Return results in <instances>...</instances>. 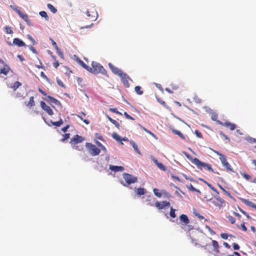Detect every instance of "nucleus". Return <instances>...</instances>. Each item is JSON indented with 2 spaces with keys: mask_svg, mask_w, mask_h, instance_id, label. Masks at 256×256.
<instances>
[{
  "mask_svg": "<svg viewBox=\"0 0 256 256\" xmlns=\"http://www.w3.org/2000/svg\"><path fill=\"white\" fill-rule=\"evenodd\" d=\"M92 68L90 67L89 72L94 74L101 73L102 74L106 75V70L100 64L96 62H92Z\"/></svg>",
  "mask_w": 256,
  "mask_h": 256,
  "instance_id": "nucleus-1",
  "label": "nucleus"
},
{
  "mask_svg": "<svg viewBox=\"0 0 256 256\" xmlns=\"http://www.w3.org/2000/svg\"><path fill=\"white\" fill-rule=\"evenodd\" d=\"M191 162L194 164L198 168L201 169L202 167L206 168L207 170H208L210 172H211L212 173L214 172V170L213 168L211 167V166L208 164L205 163L204 162H201L200 160L198 158H192L191 160Z\"/></svg>",
  "mask_w": 256,
  "mask_h": 256,
  "instance_id": "nucleus-2",
  "label": "nucleus"
},
{
  "mask_svg": "<svg viewBox=\"0 0 256 256\" xmlns=\"http://www.w3.org/2000/svg\"><path fill=\"white\" fill-rule=\"evenodd\" d=\"M122 176L126 182V183H124L122 182H121V184L124 186H127L132 184H134L137 182L138 181L137 177L133 176L129 174L124 173L122 174Z\"/></svg>",
  "mask_w": 256,
  "mask_h": 256,
  "instance_id": "nucleus-3",
  "label": "nucleus"
},
{
  "mask_svg": "<svg viewBox=\"0 0 256 256\" xmlns=\"http://www.w3.org/2000/svg\"><path fill=\"white\" fill-rule=\"evenodd\" d=\"M214 152L217 155L220 156V159L221 161V162L222 164V166L226 168L227 171L234 172V170H233L232 168H231L230 165L227 162L226 156L222 154L221 153H220V152H218V151H214Z\"/></svg>",
  "mask_w": 256,
  "mask_h": 256,
  "instance_id": "nucleus-4",
  "label": "nucleus"
},
{
  "mask_svg": "<svg viewBox=\"0 0 256 256\" xmlns=\"http://www.w3.org/2000/svg\"><path fill=\"white\" fill-rule=\"evenodd\" d=\"M86 146L90 154L93 156H98L100 152V149L91 143L86 142Z\"/></svg>",
  "mask_w": 256,
  "mask_h": 256,
  "instance_id": "nucleus-5",
  "label": "nucleus"
},
{
  "mask_svg": "<svg viewBox=\"0 0 256 256\" xmlns=\"http://www.w3.org/2000/svg\"><path fill=\"white\" fill-rule=\"evenodd\" d=\"M10 70V66L0 58V78H2L3 76H7Z\"/></svg>",
  "mask_w": 256,
  "mask_h": 256,
  "instance_id": "nucleus-6",
  "label": "nucleus"
},
{
  "mask_svg": "<svg viewBox=\"0 0 256 256\" xmlns=\"http://www.w3.org/2000/svg\"><path fill=\"white\" fill-rule=\"evenodd\" d=\"M6 86L8 88H11L14 91H16L20 86H22V83L16 81L14 84L10 82L8 80H6Z\"/></svg>",
  "mask_w": 256,
  "mask_h": 256,
  "instance_id": "nucleus-7",
  "label": "nucleus"
},
{
  "mask_svg": "<svg viewBox=\"0 0 256 256\" xmlns=\"http://www.w3.org/2000/svg\"><path fill=\"white\" fill-rule=\"evenodd\" d=\"M119 77L120 78V80L124 84L127 88L130 86L129 80H130V76L125 72H123L122 74H120Z\"/></svg>",
  "mask_w": 256,
  "mask_h": 256,
  "instance_id": "nucleus-8",
  "label": "nucleus"
},
{
  "mask_svg": "<svg viewBox=\"0 0 256 256\" xmlns=\"http://www.w3.org/2000/svg\"><path fill=\"white\" fill-rule=\"evenodd\" d=\"M86 14L88 17L90 18V19L92 22L95 21L98 17V13L95 9L93 8L92 10H87Z\"/></svg>",
  "mask_w": 256,
  "mask_h": 256,
  "instance_id": "nucleus-9",
  "label": "nucleus"
},
{
  "mask_svg": "<svg viewBox=\"0 0 256 256\" xmlns=\"http://www.w3.org/2000/svg\"><path fill=\"white\" fill-rule=\"evenodd\" d=\"M84 140V139L83 137L78 134H76L71 139L70 143L72 145H75L82 142Z\"/></svg>",
  "mask_w": 256,
  "mask_h": 256,
  "instance_id": "nucleus-10",
  "label": "nucleus"
},
{
  "mask_svg": "<svg viewBox=\"0 0 256 256\" xmlns=\"http://www.w3.org/2000/svg\"><path fill=\"white\" fill-rule=\"evenodd\" d=\"M154 205L155 206H156L158 210H162L163 208H164L166 207L170 206V202L167 201H163L162 202L156 201L155 202Z\"/></svg>",
  "mask_w": 256,
  "mask_h": 256,
  "instance_id": "nucleus-11",
  "label": "nucleus"
},
{
  "mask_svg": "<svg viewBox=\"0 0 256 256\" xmlns=\"http://www.w3.org/2000/svg\"><path fill=\"white\" fill-rule=\"evenodd\" d=\"M108 66L112 72L118 76L122 74V73L124 72L122 70L118 68L115 66L114 65H113L111 63L108 64Z\"/></svg>",
  "mask_w": 256,
  "mask_h": 256,
  "instance_id": "nucleus-12",
  "label": "nucleus"
},
{
  "mask_svg": "<svg viewBox=\"0 0 256 256\" xmlns=\"http://www.w3.org/2000/svg\"><path fill=\"white\" fill-rule=\"evenodd\" d=\"M7 44L9 46H12V44H15L18 46L22 47L26 46V44L21 40L18 38H15L13 40V43L12 44L11 42H7Z\"/></svg>",
  "mask_w": 256,
  "mask_h": 256,
  "instance_id": "nucleus-13",
  "label": "nucleus"
},
{
  "mask_svg": "<svg viewBox=\"0 0 256 256\" xmlns=\"http://www.w3.org/2000/svg\"><path fill=\"white\" fill-rule=\"evenodd\" d=\"M218 124L230 128L231 130H233L236 128V125L234 124L231 123L229 122H225L220 121H218Z\"/></svg>",
  "mask_w": 256,
  "mask_h": 256,
  "instance_id": "nucleus-14",
  "label": "nucleus"
},
{
  "mask_svg": "<svg viewBox=\"0 0 256 256\" xmlns=\"http://www.w3.org/2000/svg\"><path fill=\"white\" fill-rule=\"evenodd\" d=\"M40 104L42 110L46 111L49 115L52 116L53 114L54 113L52 108L48 106H47L44 102L41 101Z\"/></svg>",
  "mask_w": 256,
  "mask_h": 256,
  "instance_id": "nucleus-15",
  "label": "nucleus"
},
{
  "mask_svg": "<svg viewBox=\"0 0 256 256\" xmlns=\"http://www.w3.org/2000/svg\"><path fill=\"white\" fill-rule=\"evenodd\" d=\"M44 100L48 102H49L51 104H54L56 106L60 104V102L58 100L51 96H47V97Z\"/></svg>",
  "mask_w": 256,
  "mask_h": 256,
  "instance_id": "nucleus-16",
  "label": "nucleus"
},
{
  "mask_svg": "<svg viewBox=\"0 0 256 256\" xmlns=\"http://www.w3.org/2000/svg\"><path fill=\"white\" fill-rule=\"evenodd\" d=\"M109 168L114 172H122L124 170V168L122 166L110 165Z\"/></svg>",
  "mask_w": 256,
  "mask_h": 256,
  "instance_id": "nucleus-17",
  "label": "nucleus"
},
{
  "mask_svg": "<svg viewBox=\"0 0 256 256\" xmlns=\"http://www.w3.org/2000/svg\"><path fill=\"white\" fill-rule=\"evenodd\" d=\"M240 200L243 203H244L246 205L256 209V204L248 200H246L243 198H240Z\"/></svg>",
  "mask_w": 256,
  "mask_h": 256,
  "instance_id": "nucleus-18",
  "label": "nucleus"
},
{
  "mask_svg": "<svg viewBox=\"0 0 256 256\" xmlns=\"http://www.w3.org/2000/svg\"><path fill=\"white\" fill-rule=\"evenodd\" d=\"M224 202V200L220 198H216L215 200L212 201V203L214 204H215L216 206H218L220 207L222 206Z\"/></svg>",
  "mask_w": 256,
  "mask_h": 256,
  "instance_id": "nucleus-19",
  "label": "nucleus"
},
{
  "mask_svg": "<svg viewBox=\"0 0 256 256\" xmlns=\"http://www.w3.org/2000/svg\"><path fill=\"white\" fill-rule=\"evenodd\" d=\"M180 220L184 224L187 225L189 224L190 220L186 215L182 214L180 216Z\"/></svg>",
  "mask_w": 256,
  "mask_h": 256,
  "instance_id": "nucleus-20",
  "label": "nucleus"
},
{
  "mask_svg": "<svg viewBox=\"0 0 256 256\" xmlns=\"http://www.w3.org/2000/svg\"><path fill=\"white\" fill-rule=\"evenodd\" d=\"M152 160L154 164L160 169L164 171L166 170L165 166L162 163L159 162L157 159L154 158Z\"/></svg>",
  "mask_w": 256,
  "mask_h": 256,
  "instance_id": "nucleus-21",
  "label": "nucleus"
},
{
  "mask_svg": "<svg viewBox=\"0 0 256 256\" xmlns=\"http://www.w3.org/2000/svg\"><path fill=\"white\" fill-rule=\"evenodd\" d=\"M107 118L114 124L118 129H120V125L119 123L116 120L112 119L108 115H106Z\"/></svg>",
  "mask_w": 256,
  "mask_h": 256,
  "instance_id": "nucleus-22",
  "label": "nucleus"
},
{
  "mask_svg": "<svg viewBox=\"0 0 256 256\" xmlns=\"http://www.w3.org/2000/svg\"><path fill=\"white\" fill-rule=\"evenodd\" d=\"M212 244L214 247V250L216 252V254L219 252V246L218 242L215 240H212Z\"/></svg>",
  "mask_w": 256,
  "mask_h": 256,
  "instance_id": "nucleus-23",
  "label": "nucleus"
},
{
  "mask_svg": "<svg viewBox=\"0 0 256 256\" xmlns=\"http://www.w3.org/2000/svg\"><path fill=\"white\" fill-rule=\"evenodd\" d=\"M34 99V96L30 97L28 102L26 104V106L30 108L31 107L34 106L35 104Z\"/></svg>",
  "mask_w": 256,
  "mask_h": 256,
  "instance_id": "nucleus-24",
  "label": "nucleus"
},
{
  "mask_svg": "<svg viewBox=\"0 0 256 256\" xmlns=\"http://www.w3.org/2000/svg\"><path fill=\"white\" fill-rule=\"evenodd\" d=\"M112 137L118 142H120V144H123V142H122V138L116 132H114L112 134Z\"/></svg>",
  "mask_w": 256,
  "mask_h": 256,
  "instance_id": "nucleus-25",
  "label": "nucleus"
},
{
  "mask_svg": "<svg viewBox=\"0 0 256 256\" xmlns=\"http://www.w3.org/2000/svg\"><path fill=\"white\" fill-rule=\"evenodd\" d=\"M146 192V190L144 188H138L136 189V193L138 195L140 196L144 195Z\"/></svg>",
  "mask_w": 256,
  "mask_h": 256,
  "instance_id": "nucleus-26",
  "label": "nucleus"
},
{
  "mask_svg": "<svg viewBox=\"0 0 256 256\" xmlns=\"http://www.w3.org/2000/svg\"><path fill=\"white\" fill-rule=\"evenodd\" d=\"M50 122L53 126L57 127L60 126L63 124V120L62 118H60V120L58 122H54L50 120Z\"/></svg>",
  "mask_w": 256,
  "mask_h": 256,
  "instance_id": "nucleus-27",
  "label": "nucleus"
},
{
  "mask_svg": "<svg viewBox=\"0 0 256 256\" xmlns=\"http://www.w3.org/2000/svg\"><path fill=\"white\" fill-rule=\"evenodd\" d=\"M130 144L132 146V148H134V150L136 152H138V154H141L140 152V150H138V146L135 143V142H134L133 141H130Z\"/></svg>",
  "mask_w": 256,
  "mask_h": 256,
  "instance_id": "nucleus-28",
  "label": "nucleus"
},
{
  "mask_svg": "<svg viewBox=\"0 0 256 256\" xmlns=\"http://www.w3.org/2000/svg\"><path fill=\"white\" fill-rule=\"evenodd\" d=\"M135 92L138 95H142L143 94L144 92L142 90V87L140 86H136L134 88Z\"/></svg>",
  "mask_w": 256,
  "mask_h": 256,
  "instance_id": "nucleus-29",
  "label": "nucleus"
},
{
  "mask_svg": "<svg viewBox=\"0 0 256 256\" xmlns=\"http://www.w3.org/2000/svg\"><path fill=\"white\" fill-rule=\"evenodd\" d=\"M172 131L174 134L178 135L180 138H181L183 140L185 139L184 136L180 131L176 130L175 129H172Z\"/></svg>",
  "mask_w": 256,
  "mask_h": 256,
  "instance_id": "nucleus-30",
  "label": "nucleus"
},
{
  "mask_svg": "<svg viewBox=\"0 0 256 256\" xmlns=\"http://www.w3.org/2000/svg\"><path fill=\"white\" fill-rule=\"evenodd\" d=\"M79 64L84 69L87 70L88 72L90 66H87L82 60H78Z\"/></svg>",
  "mask_w": 256,
  "mask_h": 256,
  "instance_id": "nucleus-31",
  "label": "nucleus"
},
{
  "mask_svg": "<svg viewBox=\"0 0 256 256\" xmlns=\"http://www.w3.org/2000/svg\"><path fill=\"white\" fill-rule=\"evenodd\" d=\"M48 8L53 13L55 14L57 12V10L50 4H47Z\"/></svg>",
  "mask_w": 256,
  "mask_h": 256,
  "instance_id": "nucleus-32",
  "label": "nucleus"
},
{
  "mask_svg": "<svg viewBox=\"0 0 256 256\" xmlns=\"http://www.w3.org/2000/svg\"><path fill=\"white\" fill-rule=\"evenodd\" d=\"M39 14L42 17L44 18L46 20H48V16L45 11H41Z\"/></svg>",
  "mask_w": 256,
  "mask_h": 256,
  "instance_id": "nucleus-33",
  "label": "nucleus"
},
{
  "mask_svg": "<svg viewBox=\"0 0 256 256\" xmlns=\"http://www.w3.org/2000/svg\"><path fill=\"white\" fill-rule=\"evenodd\" d=\"M18 16L22 18L24 21H27L28 18V16L27 14H23L22 12H20Z\"/></svg>",
  "mask_w": 256,
  "mask_h": 256,
  "instance_id": "nucleus-34",
  "label": "nucleus"
},
{
  "mask_svg": "<svg viewBox=\"0 0 256 256\" xmlns=\"http://www.w3.org/2000/svg\"><path fill=\"white\" fill-rule=\"evenodd\" d=\"M153 192L154 194L158 198H160L162 196V194L160 192H159V190L156 188H154L153 190Z\"/></svg>",
  "mask_w": 256,
  "mask_h": 256,
  "instance_id": "nucleus-35",
  "label": "nucleus"
},
{
  "mask_svg": "<svg viewBox=\"0 0 256 256\" xmlns=\"http://www.w3.org/2000/svg\"><path fill=\"white\" fill-rule=\"evenodd\" d=\"M187 187L192 192H200V191L198 190H197L196 188H194L191 184H190V185L188 186Z\"/></svg>",
  "mask_w": 256,
  "mask_h": 256,
  "instance_id": "nucleus-36",
  "label": "nucleus"
},
{
  "mask_svg": "<svg viewBox=\"0 0 256 256\" xmlns=\"http://www.w3.org/2000/svg\"><path fill=\"white\" fill-rule=\"evenodd\" d=\"M4 32L6 34H12L13 32L11 28L8 26H6L4 27Z\"/></svg>",
  "mask_w": 256,
  "mask_h": 256,
  "instance_id": "nucleus-37",
  "label": "nucleus"
},
{
  "mask_svg": "<svg viewBox=\"0 0 256 256\" xmlns=\"http://www.w3.org/2000/svg\"><path fill=\"white\" fill-rule=\"evenodd\" d=\"M175 211H176V210L174 209L172 207L170 208V216L172 218H175L176 217Z\"/></svg>",
  "mask_w": 256,
  "mask_h": 256,
  "instance_id": "nucleus-38",
  "label": "nucleus"
},
{
  "mask_svg": "<svg viewBox=\"0 0 256 256\" xmlns=\"http://www.w3.org/2000/svg\"><path fill=\"white\" fill-rule=\"evenodd\" d=\"M241 174L246 180H249L251 178V176L246 173H241Z\"/></svg>",
  "mask_w": 256,
  "mask_h": 256,
  "instance_id": "nucleus-39",
  "label": "nucleus"
},
{
  "mask_svg": "<svg viewBox=\"0 0 256 256\" xmlns=\"http://www.w3.org/2000/svg\"><path fill=\"white\" fill-rule=\"evenodd\" d=\"M156 100L158 101V102H160L161 104H162L164 106L168 108V106L166 105V103L164 100H160V98H156Z\"/></svg>",
  "mask_w": 256,
  "mask_h": 256,
  "instance_id": "nucleus-40",
  "label": "nucleus"
},
{
  "mask_svg": "<svg viewBox=\"0 0 256 256\" xmlns=\"http://www.w3.org/2000/svg\"><path fill=\"white\" fill-rule=\"evenodd\" d=\"M228 220H229V221L232 224H234L236 222V219L234 218L233 216H228Z\"/></svg>",
  "mask_w": 256,
  "mask_h": 256,
  "instance_id": "nucleus-41",
  "label": "nucleus"
},
{
  "mask_svg": "<svg viewBox=\"0 0 256 256\" xmlns=\"http://www.w3.org/2000/svg\"><path fill=\"white\" fill-rule=\"evenodd\" d=\"M200 180L201 181H202L204 182V183H206L208 186L212 190H214V191H216V189L214 188V187L210 184L208 183V182H206V181L200 178Z\"/></svg>",
  "mask_w": 256,
  "mask_h": 256,
  "instance_id": "nucleus-42",
  "label": "nucleus"
},
{
  "mask_svg": "<svg viewBox=\"0 0 256 256\" xmlns=\"http://www.w3.org/2000/svg\"><path fill=\"white\" fill-rule=\"evenodd\" d=\"M124 114L127 119L132 120H134V118L133 117H132V116H130V115H129L126 112H124Z\"/></svg>",
  "mask_w": 256,
  "mask_h": 256,
  "instance_id": "nucleus-43",
  "label": "nucleus"
},
{
  "mask_svg": "<svg viewBox=\"0 0 256 256\" xmlns=\"http://www.w3.org/2000/svg\"><path fill=\"white\" fill-rule=\"evenodd\" d=\"M52 41V46L55 48L56 50L60 51V48L58 46L56 43L52 38H50Z\"/></svg>",
  "mask_w": 256,
  "mask_h": 256,
  "instance_id": "nucleus-44",
  "label": "nucleus"
},
{
  "mask_svg": "<svg viewBox=\"0 0 256 256\" xmlns=\"http://www.w3.org/2000/svg\"><path fill=\"white\" fill-rule=\"evenodd\" d=\"M70 134H66L64 135L63 136V138L62 139V142H64L65 140H67L70 138Z\"/></svg>",
  "mask_w": 256,
  "mask_h": 256,
  "instance_id": "nucleus-45",
  "label": "nucleus"
},
{
  "mask_svg": "<svg viewBox=\"0 0 256 256\" xmlns=\"http://www.w3.org/2000/svg\"><path fill=\"white\" fill-rule=\"evenodd\" d=\"M194 134L198 137L200 138H202V133L198 130H196L194 132Z\"/></svg>",
  "mask_w": 256,
  "mask_h": 256,
  "instance_id": "nucleus-46",
  "label": "nucleus"
},
{
  "mask_svg": "<svg viewBox=\"0 0 256 256\" xmlns=\"http://www.w3.org/2000/svg\"><path fill=\"white\" fill-rule=\"evenodd\" d=\"M194 215L197 216L200 220H202L204 219V217L202 216H201L200 214H198L197 212H194Z\"/></svg>",
  "mask_w": 256,
  "mask_h": 256,
  "instance_id": "nucleus-47",
  "label": "nucleus"
},
{
  "mask_svg": "<svg viewBox=\"0 0 256 256\" xmlns=\"http://www.w3.org/2000/svg\"><path fill=\"white\" fill-rule=\"evenodd\" d=\"M220 136L224 137L225 140H228V142L230 141V138L226 135L224 134L222 132H220Z\"/></svg>",
  "mask_w": 256,
  "mask_h": 256,
  "instance_id": "nucleus-48",
  "label": "nucleus"
},
{
  "mask_svg": "<svg viewBox=\"0 0 256 256\" xmlns=\"http://www.w3.org/2000/svg\"><path fill=\"white\" fill-rule=\"evenodd\" d=\"M10 7L14 10L18 14L21 12L17 7L10 6Z\"/></svg>",
  "mask_w": 256,
  "mask_h": 256,
  "instance_id": "nucleus-49",
  "label": "nucleus"
},
{
  "mask_svg": "<svg viewBox=\"0 0 256 256\" xmlns=\"http://www.w3.org/2000/svg\"><path fill=\"white\" fill-rule=\"evenodd\" d=\"M56 81H57V82H58V84L62 86V87H64V85L63 83V82L59 78H56Z\"/></svg>",
  "mask_w": 256,
  "mask_h": 256,
  "instance_id": "nucleus-50",
  "label": "nucleus"
},
{
  "mask_svg": "<svg viewBox=\"0 0 256 256\" xmlns=\"http://www.w3.org/2000/svg\"><path fill=\"white\" fill-rule=\"evenodd\" d=\"M110 110L114 113L118 114H122L120 112H118V110H117V109L116 108H110Z\"/></svg>",
  "mask_w": 256,
  "mask_h": 256,
  "instance_id": "nucleus-51",
  "label": "nucleus"
},
{
  "mask_svg": "<svg viewBox=\"0 0 256 256\" xmlns=\"http://www.w3.org/2000/svg\"><path fill=\"white\" fill-rule=\"evenodd\" d=\"M220 188L222 190V191L224 192L225 194H226L228 196L231 197V194L228 192L224 188L221 186H220Z\"/></svg>",
  "mask_w": 256,
  "mask_h": 256,
  "instance_id": "nucleus-52",
  "label": "nucleus"
},
{
  "mask_svg": "<svg viewBox=\"0 0 256 256\" xmlns=\"http://www.w3.org/2000/svg\"><path fill=\"white\" fill-rule=\"evenodd\" d=\"M240 212L242 214H244V215H245L248 218V219H250L251 218V217L246 212H244V210H242V209H240Z\"/></svg>",
  "mask_w": 256,
  "mask_h": 256,
  "instance_id": "nucleus-53",
  "label": "nucleus"
},
{
  "mask_svg": "<svg viewBox=\"0 0 256 256\" xmlns=\"http://www.w3.org/2000/svg\"><path fill=\"white\" fill-rule=\"evenodd\" d=\"M232 246L234 250H238L240 249V246L236 243H233Z\"/></svg>",
  "mask_w": 256,
  "mask_h": 256,
  "instance_id": "nucleus-54",
  "label": "nucleus"
},
{
  "mask_svg": "<svg viewBox=\"0 0 256 256\" xmlns=\"http://www.w3.org/2000/svg\"><path fill=\"white\" fill-rule=\"evenodd\" d=\"M28 38L32 42V44L34 45L36 44V41L30 35H28Z\"/></svg>",
  "mask_w": 256,
  "mask_h": 256,
  "instance_id": "nucleus-55",
  "label": "nucleus"
},
{
  "mask_svg": "<svg viewBox=\"0 0 256 256\" xmlns=\"http://www.w3.org/2000/svg\"><path fill=\"white\" fill-rule=\"evenodd\" d=\"M220 236L224 240H226L228 238V234H227L223 233L220 234Z\"/></svg>",
  "mask_w": 256,
  "mask_h": 256,
  "instance_id": "nucleus-56",
  "label": "nucleus"
},
{
  "mask_svg": "<svg viewBox=\"0 0 256 256\" xmlns=\"http://www.w3.org/2000/svg\"><path fill=\"white\" fill-rule=\"evenodd\" d=\"M96 136V138L100 140H103V138L102 137V136H101L99 134H95Z\"/></svg>",
  "mask_w": 256,
  "mask_h": 256,
  "instance_id": "nucleus-57",
  "label": "nucleus"
},
{
  "mask_svg": "<svg viewBox=\"0 0 256 256\" xmlns=\"http://www.w3.org/2000/svg\"><path fill=\"white\" fill-rule=\"evenodd\" d=\"M241 228L243 231L246 232L247 230V228L245 226L244 222L241 224Z\"/></svg>",
  "mask_w": 256,
  "mask_h": 256,
  "instance_id": "nucleus-58",
  "label": "nucleus"
},
{
  "mask_svg": "<svg viewBox=\"0 0 256 256\" xmlns=\"http://www.w3.org/2000/svg\"><path fill=\"white\" fill-rule=\"evenodd\" d=\"M69 127H70V126H69V125H66V126H64V128H62V131H63L64 132H66L67 131L68 129L69 128Z\"/></svg>",
  "mask_w": 256,
  "mask_h": 256,
  "instance_id": "nucleus-59",
  "label": "nucleus"
},
{
  "mask_svg": "<svg viewBox=\"0 0 256 256\" xmlns=\"http://www.w3.org/2000/svg\"><path fill=\"white\" fill-rule=\"evenodd\" d=\"M53 66L56 68H57L58 66H59V63L58 61H56L55 62H54L53 63Z\"/></svg>",
  "mask_w": 256,
  "mask_h": 256,
  "instance_id": "nucleus-60",
  "label": "nucleus"
},
{
  "mask_svg": "<svg viewBox=\"0 0 256 256\" xmlns=\"http://www.w3.org/2000/svg\"><path fill=\"white\" fill-rule=\"evenodd\" d=\"M38 91L44 96H46V94L42 90L41 88H39L38 89Z\"/></svg>",
  "mask_w": 256,
  "mask_h": 256,
  "instance_id": "nucleus-61",
  "label": "nucleus"
},
{
  "mask_svg": "<svg viewBox=\"0 0 256 256\" xmlns=\"http://www.w3.org/2000/svg\"><path fill=\"white\" fill-rule=\"evenodd\" d=\"M223 244L227 248H230V245L228 244L227 242H224Z\"/></svg>",
  "mask_w": 256,
  "mask_h": 256,
  "instance_id": "nucleus-62",
  "label": "nucleus"
},
{
  "mask_svg": "<svg viewBox=\"0 0 256 256\" xmlns=\"http://www.w3.org/2000/svg\"><path fill=\"white\" fill-rule=\"evenodd\" d=\"M250 142L251 143H255L256 142V138H250Z\"/></svg>",
  "mask_w": 256,
  "mask_h": 256,
  "instance_id": "nucleus-63",
  "label": "nucleus"
},
{
  "mask_svg": "<svg viewBox=\"0 0 256 256\" xmlns=\"http://www.w3.org/2000/svg\"><path fill=\"white\" fill-rule=\"evenodd\" d=\"M30 49L34 53L36 54V51L32 46L30 47Z\"/></svg>",
  "mask_w": 256,
  "mask_h": 256,
  "instance_id": "nucleus-64",
  "label": "nucleus"
}]
</instances>
